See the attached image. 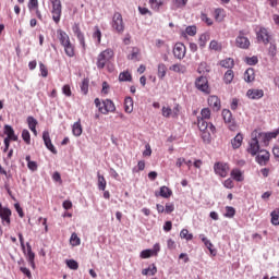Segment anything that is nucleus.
<instances>
[{"mask_svg":"<svg viewBox=\"0 0 279 279\" xmlns=\"http://www.w3.org/2000/svg\"><path fill=\"white\" fill-rule=\"evenodd\" d=\"M58 38L60 40V44L63 46L65 56L69 58H73L75 56V46L71 44V38L69 37V34L62 29L57 31Z\"/></svg>","mask_w":279,"mask_h":279,"instance_id":"obj_1","label":"nucleus"},{"mask_svg":"<svg viewBox=\"0 0 279 279\" xmlns=\"http://www.w3.org/2000/svg\"><path fill=\"white\" fill-rule=\"evenodd\" d=\"M260 136L258 135V131L255 130L251 133V140L248 142L247 153L251 156H256L260 151V144H259Z\"/></svg>","mask_w":279,"mask_h":279,"instance_id":"obj_2","label":"nucleus"},{"mask_svg":"<svg viewBox=\"0 0 279 279\" xmlns=\"http://www.w3.org/2000/svg\"><path fill=\"white\" fill-rule=\"evenodd\" d=\"M113 57L114 52L112 51V49H106L102 52H100L96 61L97 69H105L106 63L110 62V60H112Z\"/></svg>","mask_w":279,"mask_h":279,"instance_id":"obj_3","label":"nucleus"},{"mask_svg":"<svg viewBox=\"0 0 279 279\" xmlns=\"http://www.w3.org/2000/svg\"><path fill=\"white\" fill-rule=\"evenodd\" d=\"M51 3V15L52 21H54L57 24L60 23V19H62V1L60 0H49Z\"/></svg>","mask_w":279,"mask_h":279,"instance_id":"obj_4","label":"nucleus"},{"mask_svg":"<svg viewBox=\"0 0 279 279\" xmlns=\"http://www.w3.org/2000/svg\"><path fill=\"white\" fill-rule=\"evenodd\" d=\"M235 45L239 49H250V38L245 36V32L240 31L238 37L235 38Z\"/></svg>","mask_w":279,"mask_h":279,"instance_id":"obj_5","label":"nucleus"},{"mask_svg":"<svg viewBox=\"0 0 279 279\" xmlns=\"http://www.w3.org/2000/svg\"><path fill=\"white\" fill-rule=\"evenodd\" d=\"M112 27L118 32V34H121L125 29V25L123 24V16L121 13H114L112 19Z\"/></svg>","mask_w":279,"mask_h":279,"instance_id":"obj_6","label":"nucleus"},{"mask_svg":"<svg viewBox=\"0 0 279 279\" xmlns=\"http://www.w3.org/2000/svg\"><path fill=\"white\" fill-rule=\"evenodd\" d=\"M173 56L177 60H184L186 56V46L182 43H177L173 47Z\"/></svg>","mask_w":279,"mask_h":279,"instance_id":"obj_7","label":"nucleus"},{"mask_svg":"<svg viewBox=\"0 0 279 279\" xmlns=\"http://www.w3.org/2000/svg\"><path fill=\"white\" fill-rule=\"evenodd\" d=\"M197 125L201 132H206L209 130L211 134H215V130H216L215 125H213V123L208 124L206 119L197 118Z\"/></svg>","mask_w":279,"mask_h":279,"instance_id":"obj_8","label":"nucleus"},{"mask_svg":"<svg viewBox=\"0 0 279 279\" xmlns=\"http://www.w3.org/2000/svg\"><path fill=\"white\" fill-rule=\"evenodd\" d=\"M195 86L201 93H209L208 78L206 76H199L195 81Z\"/></svg>","mask_w":279,"mask_h":279,"instance_id":"obj_9","label":"nucleus"},{"mask_svg":"<svg viewBox=\"0 0 279 279\" xmlns=\"http://www.w3.org/2000/svg\"><path fill=\"white\" fill-rule=\"evenodd\" d=\"M270 154L267 150H259V154L256 156V162L260 167H267V162H269Z\"/></svg>","mask_w":279,"mask_h":279,"instance_id":"obj_10","label":"nucleus"},{"mask_svg":"<svg viewBox=\"0 0 279 279\" xmlns=\"http://www.w3.org/2000/svg\"><path fill=\"white\" fill-rule=\"evenodd\" d=\"M10 217H12V210L8 207H3L0 203V219H2V223L10 226Z\"/></svg>","mask_w":279,"mask_h":279,"instance_id":"obj_11","label":"nucleus"},{"mask_svg":"<svg viewBox=\"0 0 279 279\" xmlns=\"http://www.w3.org/2000/svg\"><path fill=\"white\" fill-rule=\"evenodd\" d=\"M72 32L75 37H77V40L80 41V45H82L83 49L86 47V41L84 39V34L82 33V29H80V24L75 23L72 26Z\"/></svg>","mask_w":279,"mask_h":279,"instance_id":"obj_12","label":"nucleus"},{"mask_svg":"<svg viewBox=\"0 0 279 279\" xmlns=\"http://www.w3.org/2000/svg\"><path fill=\"white\" fill-rule=\"evenodd\" d=\"M229 169L230 168L228 167V163L218 162L214 166L215 172L217 175H220V178H226V175H228Z\"/></svg>","mask_w":279,"mask_h":279,"instance_id":"obj_13","label":"nucleus"},{"mask_svg":"<svg viewBox=\"0 0 279 279\" xmlns=\"http://www.w3.org/2000/svg\"><path fill=\"white\" fill-rule=\"evenodd\" d=\"M43 141H44L47 149H49V151H51L52 154H58L56 146H53V144L51 143V137L49 135V131H45L43 133Z\"/></svg>","mask_w":279,"mask_h":279,"instance_id":"obj_14","label":"nucleus"},{"mask_svg":"<svg viewBox=\"0 0 279 279\" xmlns=\"http://www.w3.org/2000/svg\"><path fill=\"white\" fill-rule=\"evenodd\" d=\"M278 134H279L278 130L274 132H268V133L258 132L259 138L264 142V145H269V141H271V138H276Z\"/></svg>","mask_w":279,"mask_h":279,"instance_id":"obj_15","label":"nucleus"},{"mask_svg":"<svg viewBox=\"0 0 279 279\" xmlns=\"http://www.w3.org/2000/svg\"><path fill=\"white\" fill-rule=\"evenodd\" d=\"M208 106L213 108L216 112L221 110V100H219V97L217 96H209L208 99Z\"/></svg>","mask_w":279,"mask_h":279,"instance_id":"obj_16","label":"nucleus"},{"mask_svg":"<svg viewBox=\"0 0 279 279\" xmlns=\"http://www.w3.org/2000/svg\"><path fill=\"white\" fill-rule=\"evenodd\" d=\"M201 241L204 243V245L207 247V250L210 252L211 256H217V251L213 248V242L206 238L204 234H199Z\"/></svg>","mask_w":279,"mask_h":279,"instance_id":"obj_17","label":"nucleus"},{"mask_svg":"<svg viewBox=\"0 0 279 279\" xmlns=\"http://www.w3.org/2000/svg\"><path fill=\"white\" fill-rule=\"evenodd\" d=\"M257 40L264 43V45H269V32H267V28H262L258 31Z\"/></svg>","mask_w":279,"mask_h":279,"instance_id":"obj_18","label":"nucleus"},{"mask_svg":"<svg viewBox=\"0 0 279 279\" xmlns=\"http://www.w3.org/2000/svg\"><path fill=\"white\" fill-rule=\"evenodd\" d=\"M265 92L263 89H248L246 96L248 99H262L264 97Z\"/></svg>","mask_w":279,"mask_h":279,"instance_id":"obj_19","label":"nucleus"},{"mask_svg":"<svg viewBox=\"0 0 279 279\" xmlns=\"http://www.w3.org/2000/svg\"><path fill=\"white\" fill-rule=\"evenodd\" d=\"M101 114H108V112H114L117 110V107H114V102L110 99L105 100V109H100Z\"/></svg>","mask_w":279,"mask_h":279,"instance_id":"obj_20","label":"nucleus"},{"mask_svg":"<svg viewBox=\"0 0 279 279\" xmlns=\"http://www.w3.org/2000/svg\"><path fill=\"white\" fill-rule=\"evenodd\" d=\"M4 134L7 138H11V141H19V136L14 134V129L10 124L4 125Z\"/></svg>","mask_w":279,"mask_h":279,"instance_id":"obj_21","label":"nucleus"},{"mask_svg":"<svg viewBox=\"0 0 279 279\" xmlns=\"http://www.w3.org/2000/svg\"><path fill=\"white\" fill-rule=\"evenodd\" d=\"M231 145L233 149H239L243 145V135L238 133L233 140H231Z\"/></svg>","mask_w":279,"mask_h":279,"instance_id":"obj_22","label":"nucleus"},{"mask_svg":"<svg viewBox=\"0 0 279 279\" xmlns=\"http://www.w3.org/2000/svg\"><path fill=\"white\" fill-rule=\"evenodd\" d=\"M124 110L128 112V114H131L134 110V100L132 97H126L124 100Z\"/></svg>","mask_w":279,"mask_h":279,"instance_id":"obj_23","label":"nucleus"},{"mask_svg":"<svg viewBox=\"0 0 279 279\" xmlns=\"http://www.w3.org/2000/svg\"><path fill=\"white\" fill-rule=\"evenodd\" d=\"M157 76L159 80H165L167 76V65L165 63H159L157 66Z\"/></svg>","mask_w":279,"mask_h":279,"instance_id":"obj_24","label":"nucleus"},{"mask_svg":"<svg viewBox=\"0 0 279 279\" xmlns=\"http://www.w3.org/2000/svg\"><path fill=\"white\" fill-rule=\"evenodd\" d=\"M170 71H173V73H186V66L185 65H182V63H177V64H172L170 68H169Z\"/></svg>","mask_w":279,"mask_h":279,"instance_id":"obj_25","label":"nucleus"},{"mask_svg":"<svg viewBox=\"0 0 279 279\" xmlns=\"http://www.w3.org/2000/svg\"><path fill=\"white\" fill-rule=\"evenodd\" d=\"M186 3H189V0H172V10H180L182 8H186Z\"/></svg>","mask_w":279,"mask_h":279,"instance_id":"obj_26","label":"nucleus"},{"mask_svg":"<svg viewBox=\"0 0 279 279\" xmlns=\"http://www.w3.org/2000/svg\"><path fill=\"white\" fill-rule=\"evenodd\" d=\"M159 195H160V197H163L165 199H169V197H171V195H173V192L171 191V189L163 185L160 187Z\"/></svg>","mask_w":279,"mask_h":279,"instance_id":"obj_27","label":"nucleus"},{"mask_svg":"<svg viewBox=\"0 0 279 279\" xmlns=\"http://www.w3.org/2000/svg\"><path fill=\"white\" fill-rule=\"evenodd\" d=\"M158 272V268H156V265H150L148 268L142 270L143 276H156Z\"/></svg>","mask_w":279,"mask_h":279,"instance_id":"obj_28","label":"nucleus"},{"mask_svg":"<svg viewBox=\"0 0 279 279\" xmlns=\"http://www.w3.org/2000/svg\"><path fill=\"white\" fill-rule=\"evenodd\" d=\"M220 66H222L223 69L232 70V68L234 66V59L227 58V59L221 60Z\"/></svg>","mask_w":279,"mask_h":279,"instance_id":"obj_29","label":"nucleus"},{"mask_svg":"<svg viewBox=\"0 0 279 279\" xmlns=\"http://www.w3.org/2000/svg\"><path fill=\"white\" fill-rule=\"evenodd\" d=\"M82 132H83L82 122L78 120L72 126V134H74V136H82Z\"/></svg>","mask_w":279,"mask_h":279,"instance_id":"obj_30","label":"nucleus"},{"mask_svg":"<svg viewBox=\"0 0 279 279\" xmlns=\"http://www.w3.org/2000/svg\"><path fill=\"white\" fill-rule=\"evenodd\" d=\"M255 80V75H254V69L248 68L245 72H244V82H254Z\"/></svg>","mask_w":279,"mask_h":279,"instance_id":"obj_31","label":"nucleus"},{"mask_svg":"<svg viewBox=\"0 0 279 279\" xmlns=\"http://www.w3.org/2000/svg\"><path fill=\"white\" fill-rule=\"evenodd\" d=\"M231 177L233 180H235V182H243V172H241L239 169H233L231 171Z\"/></svg>","mask_w":279,"mask_h":279,"instance_id":"obj_32","label":"nucleus"},{"mask_svg":"<svg viewBox=\"0 0 279 279\" xmlns=\"http://www.w3.org/2000/svg\"><path fill=\"white\" fill-rule=\"evenodd\" d=\"M210 40V35L204 33L199 36L198 39V45L202 49H204V47H206V43Z\"/></svg>","mask_w":279,"mask_h":279,"instance_id":"obj_33","label":"nucleus"},{"mask_svg":"<svg viewBox=\"0 0 279 279\" xmlns=\"http://www.w3.org/2000/svg\"><path fill=\"white\" fill-rule=\"evenodd\" d=\"M232 80H234V71L228 70L225 73L223 82H225V84H232Z\"/></svg>","mask_w":279,"mask_h":279,"instance_id":"obj_34","label":"nucleus"},{"mask_svg":"<svg viewBox=\"0 0 279 279\" xmlns=\"http://www.w3.org/2000/svg\"><path fill=\"white\" fill-rule=\"evenodd\" d=\"M215 19H216V21L221 23V21H223V19H226V11L223 9H216L215 10Z\"/></svg>","mask_w":279,"mask_h":279,"instance_id":"obj_35","label":"nucleus"},{"mask_svg":"<svg viewBox=\"0 0 279 279\" xmlns=\"http://www.w3.org/2000/svg\"><path fill=\"white\" fill-rule=\"evenodd\" d=\"M222 118L225 123H232V111L228 109L222 110Z\"/></svg>","mask_w":279,"mask_h":279,"instance_id":"obj_36","label":"nucleus"},{"mask_svg":"<svg viewBox=\"0 0 279 279\" xmlns=\"http://www.w3.org/2000/svg\"><path fill=\"white\" fill-rule=\"evenodd\" d=\"M272 226H279V209H275L270 214Z\"/></svg>","mask_w":279,"mask_h":279,"instance_id":"obj_37","label":"nucleus"},{"mask_svg":"<svg viewBox=\"0 0 279 279\" xmlns=\"http://www.w3.org/2000/svg\"><path fill=\"white\" fill-rule=\"evenodd\" d=\"M98 189L99 191H106V178L98 172Z\"/></svg>","mask_w":279,"mask_h":279,"instance_id":"obj_38","label":"nucleus"},{"mask_svg":"<svg viewBox=\"0 0 279 279\" xmlns=\"http://www.w3.org/2000/svg\"><path fill=\"white\" fill-rule=\"evenodd\" d=\"M22 138L26 143V145H31L32 144V135L29 134L28 130L24 129L22 131Z\"/></svg>","mask_w":279,"mask_h":279,"instance_id":"obj_39","label":"nucleus"},{"mask_svg":"<svg viewBox=\"0 0 279 279\" xmlns=\"http://www.w3.org/2000/svg\"><path fill=\"white\" fill-rule=\"evenodd\" d=\"M120 82H132V74L130 72H121L119 75Z\"/></svg>","mask_w":279,"mask_h":279,"instance_id":"obj_40","label":"nucleus"},{"mask_svg":"<svg viewBox=\"0 0 279 279\" xmlns=\"http://www.w3.org/2000/svg\"><path fill=\"white\" fill-rule=\"evenodd\" d=\"M70 243H71V245H73V247H75L82 243V241L80 240V236H77V233H72V235L70 238Z\"/></svg>","mask_w":279,"mask_h":279,"instance_id":"obj_41","label":"nucleus"},{"mask_svg":"<svg viewBox=\"0 0 279 279\" xmlns=\"http://www.w3.org/2000/svg\"><path fill=\"white\" fill-rule=\"evenodd\" d=\"M180 236H181V239H185V241H193V233H189V231L186 229H183L180 232Z\"/></svg>","mask_w":279,"mask_h":279,"instance_id":"obj_42","label":"nucleus"},{"mask_svg":"<svg viewBox=\"0 0 279 279\" xmlns=\"http://www.w3.org/2000/svg\"><path fill=\"white\" fill-rule=\"evenodd\" d=\"M27 123H28L29 130H34L38 125V120H36V118L31 116L27 118Z\"/></svg>","mask_w":279,"mask_h":279,"instance_id":"obj_43","label":"nucleus"},{"mask_svg":"<svg viewBox=\"0 0 279 279\" xmlns=\"http://www.w3.org/2000/svg\"><path fill=\"white\" fill-rule=\"evenodd\" d=\"M66 266L69 267V269H73L74 271H77V269H80V264H77V262L74 259L66 260Z\"/></svg>","mask_w":279,"mask_h":279,"instance_id":"obj_44","label":"nucleus"},{"mask_svg":"<svg viewBox=\"0 0 279 279\" xmlns=\"http://www.w3.org/2000/svg\"><path fill=\"white\" fill-rule=\"evenodd\" d=\"M161 114L162 117H165L166 119H169V117H173V111L171 108L169 107H162L161 109Z\"/></svg>","mask_w":279,"mask_h":279,"instance_id":"obj_45","label":"nucleus"},{"mask_svg":"<svg viewBox=\"0 0 279 279\" xmlns=\"http://www.w3.org/2000/svg\"><path fill=\"white\" fill-rule=\"evenodd\" d=\"M245 62H246V64H248L250 66H254V65L258 64V57H256V56L246 57Z\"/></svg>","mask_w":279,"mask_h":279,"instance_id":"obj_46","label":"nucleus"},{"mask_svg":"<svg viewBox=\"0 0 279 279\" xmlns=\"http://www.w3.org/2000/svg\"><path fill=\"white\" fill-rule=\"evenodd\" d=\"M209 49L213 51H221V44H219L217 40H211L209 44Z\"/></svg>","mask_w":279,"mask_h":279,"instance_id":"obj_47","label":"nucleus"},{"mask_svg":"<svg viewBox=\"0 0 279 279\" xmlns=\"http://www.w3.org/2000/svg\"><path fill=\"white\" fill-rule=\"evenodd\" d=\"M141 54V50L138 48H133L132 52L129 54V60H138V56Z\"/></svg>","mask_w":279,"mask_h":279,"instance_id":"obj_48","label":"nucleus"},{"mask_svg":"<svg viewBox=\"0 0 279 279\" xmlns=\"http://www.w3.org/2000/svg\"><path fill=\"white\" fill-rule=\"evenodd\" d=\"M81 93H83V95H88V78L83 80L81 84Z\"/></svg>","mask_w":279,"mask_h":279,"instance_id":"obj_49","label":"nucleus"},{"mask_svg":"<svg viewBox=\"0 0 279 279\" xmlns=\"http://www.w3.org/2000/svg\"><path fill=\"white\" fill-rule=\"evenodd\" d=\"M93 38H97V43H101V29H99V26L94 27Z\"/></svg>","mask_w":279,"mask_h":279,"instance_id":"obj_50","label":"nucleus"},{"mask_svg":"<svg viewBox=\"0 0 279 279\" xmlns=\"http://www.w3.org/2000/svg\"><path fill=\"white\" fill-rule=\"evenodd\" d=\"M94 104H95L96 108H98L99 112H101V110H105V108H106V100H104L101 102V100L99 98H96L94 100Z\"/></svg>","mask_w":279,"mask_h":279,"instance_id":"obj_51","label":"nucleus"},{"mask_svg":"<svg viewBox=\"0 0 279 279\" xmlns=\"http://www.w3.org/2000/svg\"><path fill=\"white\" fill-rule=\"evenodd\" d=\"M185 33L187 34V36H195V34H197V26L195 25L187 26L185 28Z\"/></svg>","mask_w":279,"mask_h":279,"instance_id":"obj_52","label":"nucleus"},{"mask_svg":"<svg viewBox=\"0 0 279 279\" xmlns=\"http://www.w3.org/2000/svg\"><path fill=\"white\" fill-rule=\"evenodd\" d=\"M149 3L151 8H154L155 10H158L160 5H163L165 0H149Z\"/></svg>","mask_w":279,"mask_h":279,"instance_id":"obj_53","label":"nucleus"},{"mask_svg":"<svg viewBox=\"0 0 279 279\" xmlns=\"http://www.w3.org/2000/svg\"><path fill=\"white\" fill-rule=\"evenodd\" d=\"M226 210H227V213L225 214V216L229 217L230 219H232V217H234V215H236V210L234 209V207L227 206Z\"/></svg>","mask_w":279,"mask_h":279,"instance_id":"obj_54","label":"nucleus"},{"mask_svg":"<svg viewBox=\"0 0 279 279\" xmlns=\"http://www.w3.org/2000/svg\"><path fill=\"white\" fill-rule=\"evenodd\" d=\"M199 119H210V109L209 108H204L201 111V117Z\"/></svg>","mask_w":279,"mask_h":279,"instance_id":"obj_55","label":"nucleus"},{"mask_svg":"<svg viewBox=\"0 0 279 279\" xmlns=\"http://www.w3.org/2000/svg\"><path fill=\"white\" fill-rule=\"evenodd\" d=\"M202 138H203L204 143L209 144L210 141H211V137H210V130H208V131H203Z\"/></svg>","mask_w":279,"mask_h":279,"instance_id":"obj_56","label":"nucleus"},{"mask_svg":"<svg viewBox=\"0 0 279 279\" xmlns=\"http://www.w3.org/2000/svg\"><path fill=\"white\" fill-rule=\"evenodd\" d=\"M138 171H145V161H138L137 168H133V173H138Z\"/></svg>","mask_w":279,"mask_h":279,"instance_id":"obj_57","label":"nucleus"},{"mask_svg":"<svg viewBox=\"0 0 279 279\" xmlns=\"http://www.w3.org/2000/svg\"><path fill=\"white\" fill-rule=\"evenodd\" d=\"M151 254H154V251L144 250L141 252V258H151Z\"/></svg>","mask_w":279,"mask_h":279,"instance_id":"obj_58","label":"nucleus"},{"mask_svg":"<svg viewBox=\"0 0 279 279\" xmlns=\"http://www.w3.org/2000/svg\"><path fill=\"white\" fill-rule=\"evenodd\" d=\"M39 70L41 73V77H47V75H49V72L47 71V66H45L43 62L39 63Z\"/></svg>","mask_w":279,"mask_h":279,"instance_id":"obj_59","label":"nucleus"},{"mask_svg":"<svg viewBox=\"0 0 279 279\" xmlns=\"http://www.w3.org/2000/svg\"><path fill=\"white\" fill-rule=\"evenodd\" d=\"M175 210V205L173 203H167L166 204V213L167 215L173 213Z\"/></svg>","mask_w":279,"mask_h":279,"instance_id":"obj_60","label":"nucleus"},{"mask_svg":"<svg viewBox=\"0 0 279 279\" xmlns=\"http://www.w3.org/2000/svg\"><path fill=\"white\" fill-rule=\"evenodd\" d=\"M138 12L140 14H142L143 16L149 14V16H151V11H149V9L145 8V7H138Z\"/></svg>","mask_w":279,"mask_h":279,"instance_id":"obj_61","label":"nucleus"},{"mask_svg":"<svg viewBox=\"0 0 279 279\" xmlns=\"http://www.w3.org/2000/svg\"><path fill=\"white\" fill-rule=\"evenodd\" d=\"M178 117H180V105H177V106L172 109V118H173V119H178Z\"/></svg>","mask_w":279,"mask_h":279,"instance_id":"obj_62","label":"nucleus"},{"mask_svg":"<svg viewBox=\"0 0 279 279\" xmlns=\"http://www.w3.org/2000/svg\"><path fill=\"white\" fill-rule=\"evenodd\" d=\"M62 93H63V95H65V97H71V86L64 85L62 87Z\"/></svg>","mask_w":279,"mask_h":279,"instance_id":"obj_63","label":"nucleus"},{"mask_svg":"<svg viewBox=\"0 0 279 279\" xmlns=\"http://www.w3.org/2000/svg\"><path fill=\"white\" fill-rule=\"evenodd\" d=\"M34 258H36V255L34 254V252L27 254V260L32 267H35Z\"/></svg>","mask_w":279,"mask_h":279,"instance_id":"obj_64","label":"nucleus"}]
</instances>
